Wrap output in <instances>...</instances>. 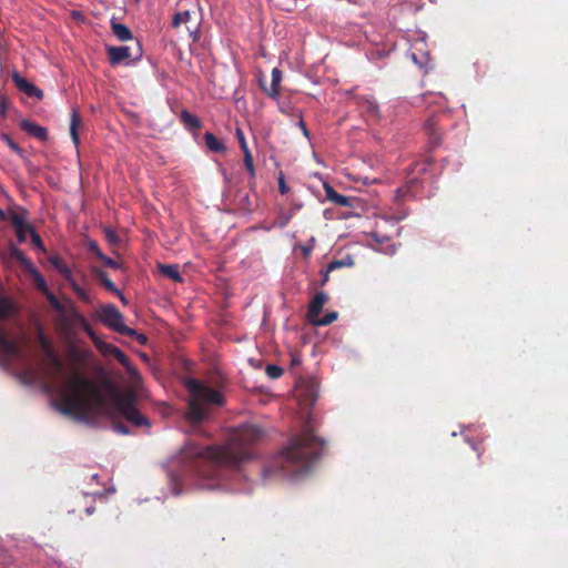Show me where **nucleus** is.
Here are the masks:
<instances>
[{
    "instance_id": "obj_1",
    "label": "nucleus",
    "mask_w": 568,
    "mask_h": 568,
    "mask_svg": "<svg viewBox=\"0 0 568 568\" xmlns=\"http://www.w3.org/2000/svg\"><path fill=\"white\" fill-rule=\"evenodd\" d=\"M102 385L111 389L109 399L92 379L77 374L65 385L57 387L60 400L54 403V407L63 415L81 422L104 415L113 422V429L123 435L130 434V430L116 420L120 416L133 426H150L149 419L136 409L133 393H118L109 378ZM45 389L51 392L55 386L47 384Z\"/></svg>"
},
{
    "instance_id": "obj_2",
    "label": "nucleus",
    "mask_w": 568,
    "mask_h": 568,
    "mask_svg": "<svg viewBox=\"0 0 568 568\" xmlns=\"http://www.w3.org/2000/svg\"><path fill=\"white\" fill-rule=\"evenodd\" d=\"M263 429L256 425L243 424L231 435L223 446L201 447L190 443L181 449V462L194 464L199 473L205 475L200 467L207 464L212 467H235L251 458V446L262 439Z\"/></svg>"
},
{
    "instance_id": "obj_3",
    "label": "nucleus",
    "mask_w": 568,
    "mask_h": 568,
    "mask_svg": "<svg viewBox=\"0 0 568 568\" xmlns=\"http://www.w3.org/2000/svg\"><path fill=\"white\" fill-rule=\"evenodd\" d=\"M324 448V440L314 434L310 424H306L301 434L291 438L288 447L282 452L278 459L263 468V478L276 471L292 475L307 473L322 456Z\"/></svg>"
},
{
    "instance_id": "obj_4",
    "label": "nucleus",
    "mask_w": 568,
    "mask_h": 568,
    "mask_svg": "<svg viewBox=\"0 0 568 568\" xmlns=\"http://www.w3.org/2000/svg\"><path fill=\"white\" fill-rule=\"evenodd\" d=\"M191 399L185 414L186 419L195 425L206 419L209 414L207 405L221 406L224 403L222 394L196 379H189L186 383Z\"/></svg>"
},
{
    "instance_id": "obj_5",
    "label": "nucleus",
    "mask_w": 568,
    "mask_h": 568,
    "mask_svg": "<svg viewBox=\"0 0 568 568\" xmlns=\"http://www.w3.org/2000/svg\"><path fill=\"white\" fill-rule=\"evenodd\" d=\"M357 222H359V225H357V229L358 227L363 229L361 231V234L359 235L357 234V244L367 245V246L372 247L373 250L384 253V254H388V255L395 254L396 247L392 243V240L389 236L382 234L378 229H375V230L368 232L366 230V225H365L366 222H368V219L367 217L363 219L358 213H357Z\"/></svg>"
},
{
    "instance_id": "obj_6",
    "label": "nucleus",
    "mask_w": 568,
    "mask_h": 568,
    "mask_svg": "<svg viewBox=\"0 0 568 568\" xmlns=\"http://www.w3.org/2000/svg\"><path fill=\"white\" fill-rule=\"evenodd\" d=\"M100 318L103 324L120 334H135V329L123 323L122 313L114 305H104L101 307Z\"/></svg>"
},
{
    "instance_id": "obj_7",
    "label": "nucleus",
    "mask_w": 568,
    "mask_h": 568,
    "mask_svg": "<svg viewBox=\"0 0 568 568\" xmlns=\"http://www.w3.org/2000/svg\"><path fill=\"white\" fill-rule=\"evenodd\" d=\"M296 398L303 406H313L318 398V383L315 378L302 381L296 387Z\"/></svg>"
},
{
    "instance_id": "obj_8",
    "label": "nucleus",
    "mask_w": 568,
    "mask_h": 568,
    "mask_svg": "<svg viewBox=\"0 0 568 568\" xmlns=\"http://www.w3.org/2000/svg\"><path fill=\"white\" fill-rule=\"evenodd\" d=\"M43 366L45 375L52 379H55L62 372V359L55 353L53 347L43 352Z\"/></svg>"
},
{
    "instance_id": "obj_9",
    "label": "nucleus",
    "mask_w": 568,
    "mask_h": 568,
    "mask_svg": "<svg viewBox=\"0 0 568 568\" xmlns=\"http://www.w3.org/2000/svg\"><path fill=\"white\" fill-rule=\"evenodd\" d=\"M357 112L367 123H374L379 119V108L373 99L357 97Z\"/></svg>"
},
{
    "instance_id": "obj_10",
    "label": "nucleus",
    "mask_w": 568,
    "mask_h": 568,
    "mask_svg": "<svg viewBox=\"0 0 568 568\" xmlns=\"http://www.w3.org/2000/svg\"><path fill=\"white\" fill-rule=\"evenodd\" d=\"M354 265V260H353V256L351 254H346L344 256H342L341 258H334L333 261H331L327 265V267L325 270H322L320 272L322 278H321V282H320V285L321 286H324L327 282H328V274L337 268H342V267H352Z\"/></svg>"
},
{
    "instance_id": "obj_11",
    "label": "nucleus",
    "mask_w": 568,
    "mask_h": 568,
    "mask_svg": "<svg viewBox=\"0 0 568 568\" xmlns=\"http://www.w3.org/2000/svg\"><path fill=\"white\" fill-rule=\"evenodd\" d=\"M12 81L17 85V88L26 93L28 97H33L38 100H42L43 92L38 89L34 84L29 82L27 79L20 75L18 72L12 73Z\"/></svg>"
},
{
    "instance_id": "obj_12",
    "label": "nucleus",
    "mask_w": 568,
    "mask_h": 568,
    "mask_svg": "<svg viewBox=\"0 0 568 568\" xmlns=\"http://www.w3.org/2000/svg\"><path fill=\"white\" fill-rule=\"evenodd\" d=\"M98 347L104 355H112L115 357L129 372L133 371L130 358L119 347L108 343H101Z\"/></svg>"
},
{
    "instance_id": "obj_13",
    "label": "nucleus",
    "mask_w": 568,
    "mask_h": 568,
    "mask_svg": "<svg viewBox=\"0 0 568 568\" xmlns=\"http://www.w3.org/2000/svg\"><path fill=\"white\" fill-rule=\"evenodd\" d=\"M282 81V71L277 68L272 70V82L270 87L264 83L262 78L258 79L261 89L272 99H276L280 95V84Z\"/></svg>"
},
{
    "instance_id": "obj_14",
    "label": "nucleus",
    "mask_w": 568,
    "mask_h": 568,
    "mask_svg": "<svg viewBox=\"0 0 568 568\" xmlns=\"http://www.w3.org/2000/svg\"><path fill=\"white\" fill-rule=\"evenodd\" d=\"M424 130L428 135L432 146H438L442 142V132L438 126V116L432 115L424 124Z\"/></svg>"
},
{
    "instance_id": "obj_15",
    "label": "nucleus",
    "mask_w": 568,
    "mask_h": 568,
    "mask_svg": "<svg viewBox=\"0 0 568 568\" xmlns=\"http://www.w3.org/2000/svg\"><path fill=\"white\" fill-rule=\"evenodd\" d=\"M106 52H108L109 61L112 65H118L125 59H129L132 57L130 48L126 45H121V47L106 45Z\"/></svg>"
},
{
    "instance_id": "obj_16",
    "label": "nucleus",
    "mask_w": 568,
    "mask_h": 568,
    "mask_svg": "<svg viewBox=\"0 0 568 568\" xmlns=\"http://www.w3.org/2000/svg\"><path fill=\"white\" fill-rule=\"evenodd\" d=\"M20 129L40 141L48 140V130L44 126H41L32 121L23 119L20 122Z\"/></svg>"
},
{
    "instance_id": "obj_17",
    "label": "nucleus",
    "mask_w": 568,
    "mask_h": 568,
    "mask_svg": "<svg viewBox=\"0 0 568 568\" xmlns=\"http://www.w3.org/2000/svg\"><path fill=\"white\" fill-rule=\"evenodd\" d=\"M328 301V296L324 292H318L311 301L307 311V318L312 322L314 318L320 316L322 313L323 306Z\"/></svg>"
},
{
    "instance_id": "obj_18",
    "label": "nucleus",
    "mask_w": 568,
    "mask_h": 568,
    "mask_svg": "<svg viewBox=\"0 0 568 568\" xmlns=\"http://www.w3.org/2000/svg\"><path fill=\"white\" fill-rule=\"evenodd\" d=\"M6 215L10 220V222L12 223V225L14 227L29 224L27 222L28 217H29V213L23 207H20V206L10 207L8 210V213H6Z\"/></svg>"
},
{
    "instance_id": "obj_19",
    "label": "nucleus",
    "mask_w": 568,
    "mask_h": 568,
    "mask_svg": "<svg viewBox=\"0 0 568 568\" xmlns=\"http://www.w3.org/2000/svg\"><path fill=\"white\" fill-rule=\"evenodd\" d=\"M93 274L95 275V277L101 282V284L103 285V287L111 292V293H116L118 295H120V298L123 303H125V297L121 294V292L115 287L114 283L109 278L106 272H104L103 270L101 268H98V267H94L92 270Z\"/></svg>"
},
{
    "instance_id": "obj_20",
    "label": "nucleus",
    "mask_w": 568,
    "mask_h": 568,
    "mask_svg": "<svg viewBox=\"0 0 568 568\" xmlns=\"http://www.w3.org/2000/svg\"><path fill=\"white\" fill-rule=\"evenodd\" d=\"M0 349L8 356L14 357L19 354L18 344L7 337L3 329L0 328Z\"/></svg>"
},
{
    "instance_id": "obj_21",
    "label": "nucleus",
    "mask_w": 568,
    "mask_h": 568,
    "mask_svg": "<svg viewBox=\"0 0 568 568\" xmlns=\"http://www.w3.org/2000/svg\"><path fill=\"white\" fill-rule=\"evenodd\" d=\"M111 30L119 41H129L133 39L132 31L123 23L111 20Z\"/></svg>"
},
{
    "instance_id": "obj_22",
    "label": "nucleus",
    "mask_w": 568,
    "mask_h": 568,
    "mask_svg": "<svg viewBox=\"0 0 568 568\" xmlns=\"http://www.w3.org/2000/svg\"><path fill=\"white\" fill-rule=\"evenodd\" d=\"M180 119L184 126L190 131L199 130L202 126L201 120L185 109L181 111Z\"/></svg>"
},
{
    "instance_id": "obj_23",
    "label": "nucleus",
    "mask_w": 568,
    "mask_h": 568,
    "mask_svg": "<svg viewBox=\"0 0 568 568\" xmlns=\"http://www.w3.org/2000/svg\"><path fill=\"white\" fill-rule=\"evenodd\" d=\"M49 262L67 281H71V270L61 256L52 255L49 257Z\"/></svg>"
},
{
    "instance_id": "obj_24",
    "label": "nucleus",
    "mask_w": 568,
    "mask_h": 568,
    "mask_svg": "<svg viewBox=\"0 0 568 568\" xmlns=\"http://www.w3.org/2000/svg\"><path fill=\"white\" fill-rule=\"evenodd\" d=\"M324 189H325V194H326V197L327 200L334 202L335 204H338V205H342V206H349L351 203H349V199L337 193L333 186H331L329 184H324Z\"/></svg>"
},
{
    "instance_id": "obj_25",
    "label": "nucleus",
    "mask_w": 568,
    "mask_h": 568,
    "mask_svg": "<svg viewBox=\"0 0 568 568\" xmlns=\"http://www.w3.org/2000/svg\"><path fill=\"white\" fill-rule=\"evenodd\" d=\"M204 141L212 152H224L226 150L225 144L211 132L204 134Z\"/></svg>"
},
{
    "instance_id": "obj_26",
    "label": "nucleus",
    "mask_w": 568,
    "mask_h": 568,
    "mask_svg": "<svg viewBox=\"0 0 568 568\" xmlns=\"http://www.w3.org/2000/svg\"><path fill=\"white\" fill-rule=\"evenodd\" d=\"M160 272L162 275L173 280L174 282H182V277L180 275V272H179V266L178 265H165V264H161L160 265Z\"/></svg>"
},
{
    "instance_id": "obj_27",
    "label": "nucleus",
    "mask_w": 568,
    "mask_h": 568,
    "mask_svg": "<svg viewBox=\"0 0 568 568\" xmlns=\"http://www.w3.org/2000/svg\"><path fill=\"white\" fill-rule=\"evenodd\" d=\"M81 116L79 112L73 109L71 113V121H70V134L72 138V141L74 144L79 143V134H78V126L80 125Z\"/></svg>"
},
{
    "instance_id": "obj_28",
    "label": "nucleus",
    "mask_w": 568,
    "mask_h": 568,
    "mask_svg": "<svg viewBox=\"0 0 568 568\" xmlns=\"http://www.w3.org/2000/svg\"><path fill=\"white\" fill-rule=\"evenodd\" d=\"M13 314V304L7 297H0V320H9Z\"/></svg>"
},
{
    "instance_id": "obj_29",
    "label": "nucleus",
    "mask_w": 568,
    "mask_h": 568,
    "mask_svg": "<svg viewBox=\"0 0 568 568\" xmlns=\"http://www.w3.org/2000/svg\"><path fill=\"white\" fill-rule=\"evenodd\" d=\"M191 19V12L189 10L179 11L173 16L172 27L180 28L182 24H185Z\"/></svg>"
},
{
    "instance_id": "obj_30",
    "label": "nucleus",
    "mask_w": 568,
    "mask_h": 568,
    "mask_svg": "<svg viewBox=\"0 0 568 568\" xmlns=\"http://www.w3.org/2000/svg\"><path fill=\"white\" fill-rule=\"evenodd\" d=\"M337 318L336 312H328L323 317L317 316L311 323L316 326H325L332 324Z\"/></svg>"
},
{
    "instance_id": "obj_31",
    "label": "nucleus",
    "mask_w": 568,
    "mask_h": 568,
    "mask_svg": "<svg viewBox=\"0 0 568 568\" xmlns=\"http://www.w3.org/2000/svg\"><path fill=\"white\" fill-rule=\"evenodd\" d=\"M37 337H38V343H39V346L41 347L42 349V353L49 348H52V345H51V342L49 341V338L44 335L43 331L41 327L38 328V332H37Z\"/></svg>"
},
{
    "instance_id": "obj_32",
    "label": "nucleus",
    "mask_w": 568,
    "mask_h": 568,
    "mask_svg": "<svg viewBox=\"0 0 568 568\" xmlns=\"http://www.w3.org/2000/svg\"><path fill=\"white\" fill-rule=\"evenodd\" d=\"M73 290V292L78 295V297L80 300H82L83 302H89V295L88 293L79 285L75 283V281L73 280V277L71 276V281H68Z\"/></svg>"
},
{
    "instance_id": "obj_33",
    "label": "nucleus",
    "mask_w": 568,
    "mask_h": 568,
    "mask_svg": "<svg viewBox=\"0 0 568 568\" xmlns=\"http://www.w3.org/2000/svg\"><path fill=\"white\" fill-rule=\"evenodd\" d=\"M265 373L270 378L276 379L283 375V368L277 365L268 364L265 367Z\"/></svg>"
},
{
    "instance_id": "obj_34",
    "label": "nucleus",
    "mask_w": 568,
    "mask_h": 568,
    "mask_svg": "<svg viewBox=\"0 0 568 568\" xmlns=\"http://www.w3.org/2000/svg\"><path fill=\"white\" fill-rule=\"evenodd\" d=\"M10 255H11V257H13L14 260H17L18 262H20L22 264L29 263V260L27 258V256L23 253V251H21L20 248H18L14 245H12L10 247Z\"/></svg>"
},
{
    "instance_id": "obj_35",
    "label": "nucleus",
    "mask_w": 568,
    "mask_h": 568,
    "mask_svg": "<svg viewBox=\"0 0 568 568\" xmlns=\"http://www.w3.org/2000/svg\"><path fill=\"white\" fill-rule=\"evenodd\" d=\"M243 154H244V165H245L246 170L248 171L250 175L252 178H254L255 169H254V164H253L252 153H251V151H245V152H243Z\"/></svg>"
},
{
    "instance_id": "obj_36",
    "label": "nucleus",
    "mask_w": 568,
    "mask_h": 568,
    "mask_svg": "<svg viewBox=\"0 0 568 568\" xmlns=\"http://www.w3.org/2000/svg\"><path fill=\"white\" fill-rule=\"evenodd\" d=\"M104 236L109 244L118 245L120 243V237L116 232L110 227L104 229Z\"/></svg>"
},
{
    "instance_id": "obj_37",
    "label": "nucleus",
    "mask_w": 568,
    "mask_h": 568,
    "mask_svg": "<svg viewBox=\"0 0 568 568\" xmlns=\"http://www.w3.org/2000/svg\"><path fill=\"white\" fill-rule=\"evenodd\" d=\"M14 229H16V233H17V237H18L19 242H24L27 239L26 233L29 232L31 234L33 231V227L30 224L17 226Z\"/></svg>"
},
{
    "instance_id": "obj_38",
    "label": "nucleus",
    "mask_w": 568,
    "mask_h": 568,
    "mask_svg": "<svg viewBox=\"0 0 568 568\" xmlns=\"http://www.w3.org/2000/svg\"><path fill=\"white\" fill-rule=\"evenodd\" d=\"M2 139H3V141H6V143L8 144V146H9L12 151H14L16 153H18V154L22 155L23 150H22V149H21V148H20V146H19V145H18V144H17V143L11 139V138H10V135H9V134L3 133V134H2Z\"/></svg>"
},
{
    "instance_id": "obj_39",
    "label": "nucleus",
    "mask_w": 568,
    "mask_h": 568,
    "mask_svg": "<svg viewBox=\"0 0 568 568\" xmlns=\"http://www.w3.org/2000/svg\"><path fill=\"white\" fill-rule=\"evenodd\" d=\"M87 247L90 252H92L99 260L102 258V256L104 255L102 253V251L100 250L98 243L93 240H88L87 242Z\"/></svg>"
},
{
    "instance_id": "obj_40",
    "label": "nucleus",
    "mask_w": 568,
    "mask_h": 568,
    "mask_svg": "<svg viewBox=\"0 0 568 568\" xmlns=\"http://www.w3.org/2000/svg\"><path fill=\"white\" fill-rule=\"evenodd\" d=\"M170 478H171V491L173 495L179 496L182 493V489L180 486V480H179L178 476L174 474H171Z\"/></svg>"
},
{
    "instance_id": "obj_41",
    "label": "nucleus",
    "mask_w": 568,
    "mask_h": 568,
    "mask_svg": "<svg viewBox=\"0 0 568 568\" xmlns=\"http://www.w3.org/2000/svg\"><path fill=\"white\" fill-rule=\"evenodd\" d=\"M361 181L364 185H368V184H372V183H377L379 181V179L377 176H368V175H364L362 174V172H358L357 171V182Z\"/></svg>"
},
{
    "instance_id": "obj_42",
    "label": "nucleus",
    "mask_w": 568,
    "mask_h": 568,
    "mask_svg": "<svg viewBox=\"0 0 568 568\" xmlns=\"http://www.w3.org/2000/svg\"><path fill=\"white\" fill-rule=\"evenodd\" d=\"M235 135L240 143L241 150L243 152L250 151L243 131L241 129H236Z\"/></svg>"
},
{
    "instance_id": "obj_43",
    "label": "nucleus",
    "mask_w": 568,
    "mask_h": 568,
    "mask_svg": "<svg viewBox=\"0 0 568 568\" xmlns=\"http://www.w3.org/2000/svg\"><path fill=\"white\" fill-rule=\"evenodd\" d=\"M48 301L55 311L63 312V305L52 293H48Z\"/></svg>"
},
{
    "instance_id": "obj_44",
    "label": "nucleus",
    "mask_w": 568,
    "mask_h": 568,
    "mask_svg": "<svg viewBox=\"0 0 568 568\" xmlns=\"http://www.w3.org/2000/svg\"><path fill=\"white\" fill-rule=\"evenodd\" d=\"M103 262V264L108 267H111V268H121V264L118 263L115 260L106 256V255H103L102 258L100 260Z\"/></svg>"
},
{
    "instance_id": "obj_45",
    "label": "nucleus",
    "mask_w": 568,
    "mask_h": 568,
    "mask_svg": "<svg viewBox=\"0 0 568 568\" xmlns=\"http://www.w3.org/2000/svg\"><path fill=\"white\" fill-rule=\"evenodd\" d=\"M30 236H31V242H32V244H33L36 247H38V248H40V250L44 251V246H43V244H42V240H41L40 235H39L34 230L32 231V233H31V235H30Z\"/></svg>"
},
{
    "instance_id": "obj_46",
    "label": "nucleus",
    "mask_w": 568,
    "mask_h": 568,
    "mask_svg": "<svg viewBox=\"0 0 568 568\" xmlns=\"http://www.w3.org/2000/svg\"><path fill=\"white\" fill-rule=\"evenodd\" d=\"M8 111V100L3 93H0V115L4 118Z\"/></svg>"
},
{
    "instance_id": "obj_47",
    "label": "nucleus",
    "mask_w": 568,
    "mask_h": 568,
    "mask_svg": "<svg viewBox=\"0 0 568 568\" xmlns=\"http://www.w3.org/2000/svg\"><path fill=\"white\" fill-rule=\"evenodd\" d=\"M131 338H134L140 345H145L148 342V337L144 334H140L135 331V334H124Z\"/></svg>"
},
{
    "instance_id": "obj_48",
    "label": "nucleus",
    "mask_w": 568,
    "mask_h": 568,
    "mask_svg": "<svg viewBox=\"0 0 568 568\" xmlns=\"http://www.w3.org/2000/svg\"><path fill=\"white\" fill-rule=\"evenodd\" d=\"M290 357H291V366L292 367H295V366H300L301 363H302V358H301V355L296 352H291L290 353Z\"/></svg>"
},
{
    "instance_id": "obj_49",
    "label": "nucleus",
    "mask_w": 568,
    "mask_h": 568,
    "mask_svg": "<svg viewBox=\"0 0 568 568\" xmlns=\"http://www.w3.org/2000/svg\"><path fill=\"white\" fill-rule=\"evenodd\" d=\"M36 282L39 290L43 292L48 291L45 280L39 273L36 275Z\"/></svg>"
},
{
    "instance_id": "obj_50",
    "label": "nucleus",
    "mask_w": 568,
    "mask_h": 568,
    "mask_svg": "<svg viewBox=\"0 0 568 568\" xmlns=\"http://www.w3.org/2000/svg\"><path fill=\"white\" fill-rule=\"evenodd\" d=\"M278 190L282 194H285L288 192V187L285 183V180H284V175L281 173L280 178H278Z\"/></svg>"
},
{
    "instance_id": "obj_51",
    "label": "nucleus",
    "mask_w": 568,
    "mask_h": 568,
    "mask_svg": "<svg viewBox=\"0 0 568 568\" xmlns=\"http://www.w3.org/2000/svg\"><path fill=\"white\" fill-rule=\"evenodd\" d=\"M301 251H302L303 255L305 257H307L313 251V245H302Z\"/></svg>"
},
{
    "instance_id": "obj_52",
    "label": "nucleus",
    "mask_w": 568,
    "mask_h": 568,
    "mask_svg": "<svg viewBox=\"0 0 568 568\" xmlns=\"http://www.w3.org/2000/svg\"><path fill=\"white\" fill-rule=\"evenodd\" d=\"M142 55V47L139 41H136V57L135 59H139Z\"/></svg>"
},
{
    "instance_id": "obj_53",
    "label": "nucleus",
    "mask_w": 568,
    "mask_h": 568,
    "mask_svg": "<svg viewBox=\"0 0 568 568\" xmlns=\"http://www.w3.org/2000/svg\"><path fill=\"white\" fill-rule=\"evenodd\" d=\"M300 126L302 128L304 134L307 135L308 132H307V129H306V125H305L304 121H300Z\"/></svg>"
},
{
    "instance_id": "obj_54",
    "label": "nucleus",
    "mask_w": 568,
    "mask_h": 568,
    "mask_svg": "<svg viewBox=\"0 0 568 568\" xmlns=\"http://www.w3.org/2000/svg\"><path fill=\"white\" fill-rule=\"evenodd\" d=\"M6 552L2 548H0V564L4 562Z\"/></svg>"
},
{
    "instance_id": "obj_55",
    "label": "nucleus",
    "mask_w": 568,
    "mask_h": 568,
    "mask_svg": "<svg viewBox=\"0 0 568 568\" xmlns=\"http://www.w3.org/2000/svg\"><path fill=\"white\" fill-rule=\"evenodd\" d=\"M7 219L6 212L0 209V221H4Z\"/></svg>"
},
{
    "instance_id": "obj_56",
    "label": "nucleus",
    "mask_w": 568,
    "mask_h": 568,
    "mask_svg": "<svg viewBox=\"0 0 568 568\" xmlns=\"http://www.w3.org/2000/svg\"><path fill=\"white\" fill-rule=\"evenodd\" d=\"M85 511H87V514H88V515H91V514H93V511H94V507H93V506H90V507H88V508L85 509Z\"/></svg>"
},
{
    "instance_id": "obj_57",
    "label": "nucleus",
    "mask_w": 568,
    "mask_h": 568,
    "mask_svg": "<svg viewBox=\"0 0 568 568\" xmlns=\"http://www.w3.org/2000/svg\"><path fill=\"white\" fill-rule=\"evenodd\" d=\"M403 191H404V187L397 189V190H396V192H397V196H400V195H402V193H403Z\"/></svg>"
},
{
    "instance_id": "obj_58",
    "label": "nucleus",
    "mask_w": 568,
    "mask_h": 568,
    "mask_svg": "<svg viewBox=\"0 0 568 568\" xmlns=\"http://www.w3.org/2000/svg\"><path fill=\"white\" fill-rule=\"evenodd\" d=\"M362 201H364V199H362V197H357V199H356L357 204H358L359 202H362Z\"/></svg>"
}]
</instances>
